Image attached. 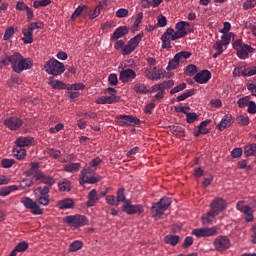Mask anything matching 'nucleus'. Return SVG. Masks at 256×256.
<instances>
[{"instance_id":"41","label":"nucleus","mask_w":256,"mask_h":256,"mask_svg":"<svg viewBox=\"0 0 256 256\" xmlns=\"http://www.w3.org/2000/svg\"><path fill=\"white\" fill-rule=\"evenodd\" d=\"M233 75L234 77H247L246 68H244L243 66L236 67L233 71Z\"/></svg>"},{"instance_id":"44","label":"nucleus","mask_w":256,"mask_h":256,"mask_svg":"<svg viewBox=\"0 0 256 256\" xmlns=\"http://www.w3.org/2000/svg\"><path fill=\"white\" fill-rule=\"evenodd\" d=\"M85 89V84L76 83V84H68L67 91H83Z\"/></svg>"},{"instance_id":"20","label":"nucleus","mask_w":256,"mask_h":256,"mask_svg":"<svg viewBox=\"0 0 256 256\" xmlns=\"http://www.w3.org/2000/svg\"><path fill=\"white\" fill-rule=\"evenodd\" d=\"M99 203V196L97 195V190L92 189L88 193V201L86 202L87 207H95Z\"/></svg>"},{"instance_id":"13","label":"nucleus","mask_w":256,"mask_h":256,"mask_svg":"<svg viewBox=\"0 0 256 256\" xmlns=\"http://www.w3.org/2000/svg\"><path fill=\"white\" fill-rule=\"evenodd\" d=\"M4 125L10 129V131H17L23 126V120L19 117L11 116L4 120Z\"/></svg>"},{"instance_id":"48","label":"nucleus","mask_w":256,"mask_h":256,"mask_svg":"<svg viewBox=\"0 0 256 256\" xmlns=\"http://www.w3.org/2000/svg\"><path fill=\"white\" fill-rule=\"evenodd\" d=\"M13 35H15V28L10 26L4 32V41H9V39H11Z\"/></svg>"},{"instance_id":"36","label":"nucleus","mask_w":256,"mask_h":256,"mask_svg":"<svg viewBox=\"0 0 256 256\" xmlns=\"http://www.w3.org/2000/svg\"><path fill=\"white\" fill-rule=\"evenodd\" d=\"M49 85L52 87V89H67L68 87V84H65L59 80H51Z\"/></svg>"},{"instance_id":"23","label":"nucleus","mask_w":256,"mask_h":256,"mask_svg":"<svg viewBox=\"0 0 256 256\" xmlns=\"http://www.w3.org/2000/svg\"><path fill=\"white\" fill-rule=\"evenodd\" d=\"M57 207L63 209H73L75 207V201L71 198H65L57 202Z\"/></svg>"},{"instance_id":"32","label":"nucleus","mask_w":256,"mask_h":256,"mask_svg":"<svg viewBox=\"0 0 256 256\" xmlns=\"http://www.w3.org/2000/svg\"><path fill=\"white\" fill-rule=\"evenodd\" d=\"M244 154L246 157H252L256 155V144H250L245 146Z\"/></svg>"},{"instance_id":"42","label":"nucleus","mask_w":256,"mask_h":256,"mask_svg":"<svg viewBox=\"0 0 256 256\" xmlns=\"http://www.w3.org/2000/svg\"><path fill=\"white\" fill-rule=\"evenodd\" d=\"M116 201L117 203H125V202H128L129 200H126L125 199V188H120L118 191H117V197H116Z\"/></svg>"},{"instance_id":"29","label":"nucleus","mask_w":256,"mask_h":256,"mask_svg":"<svg viewBox=\"0 0 256 256\" xmlns=\"http://www.w3.org/2000/svg\"><path fill=\"white\" fill-rule=\"evenodd\" d=\"M164 242L167 243V245H172V247H175L177 243H179V236L178 235H167L164 237Z\"/></svg>"},{"instance_id":"60","label":"nucleus","mask_w":256,"mask_h":256,"mask_svg":"<svg viewBox=\"0 0 256 256\" xmlns=\"http://www.w3.org/2000/svg\"><path fill=\"white\" fill-rule=\"evenodd\" d=\"M241 155H243L242 148H235L231 152V157H233V159H239V157H241Z\"/></svg>"},{"instance_id":"61","label":"nucleus","mask_w":256,"mask_h":256,"mask_svg":"<svg viewBox=\"0 0 256 256\" xmlns=\"http://www.w3.org/2000/svg\"><path fill=\"white\" fill-rule=\"evenodd\" d=\"M247 112L250 113L251 115H255V113H256V103H255V101L250 100V102L248 103Z\"/></svg>"},{"instance_id":"1","label":"nucleus","mask_w":256,"mask_h":256,"mask_svg":"<svg viewBox=\"0 0 256 256\" xmlns=\"http://www.w3.org/2000/svg\"><path fill=\"white\" fill-rule=\"evenodd\" d=\"M95 171H97V168H94L90 166V164H87L80 173V185H84L85 183H88L90 185L99 183V181H101V176L94 177L93 175H95Z\"/></svg>"},{"instance_id":"27","label":"nucleus","mask_w":256,"mask_h":256,"mask_svg":"<svg viewBox=\"0 0 256 256\" xmlns=\"http://www.w3.org/2000/svg\"><path fill=\"white\" fill-rule=\"evenodd\" d=\"M133 89L135 93H138V95H147V93H149V89H147V85L143 83L135 84Z\"/></svg>"},{"instance_id":"2","label":"nucleus","mask_w":256,"mask_h":256,"mask_svg":"<svg viewBox=\"0 0 256 256\" xmlns=\"http://www.w3.org/2000/svg\"><path fill=\"white\" fill-rule=\"evenodd\" d=\"M171 198L163 197L157 203H153L151 207V213L153 217H161L169 207H171Z\"/></svg>"},{"instance_id":"56","label":"nucleus","mask_w":256,"mask_h":256,"mask_svg":"<svg viewBox=\"0 0 256 256\" xmlns=\"http://www.w3.org/2000/svg\"><path fill=\"white\" fill-rule=\"evenodd\" d=\"M156 27H167V17L164 15H159Z\"/></svg>"},{"instance_id":"49","label":"nucleus","mask_w":256,"mask_h":256,"mask_svg":"<svg viewBox=\"0 0 256 256\" xmlns=\"http://www.w3.org/2000/svg\"><path fill=\"white\" fill-rule=\"evenodd\" d=\"M187 89V84L185 82L175 86L174 88L171 89L170 94L175 95V93H179L183 90Z\"/></svg>"},{"instance_id":"46","label":"nucleus","mask_w":256,"mask_h":256,"mask_svg":"<svg viewBox=\"0 0 256 256\" xmlns=\"http://www.w3.org/2000/svg\"><path fill=\"white\" fill-rule=\"evenodd\" d=\"M175 85V81L168 80L164 81L163 83L159 84V91H165V89H171Z\"/></svg>"},{"instance_id":"10","label":"nucleus","mask_w":256,"mask_h":256,"mask_svg":"<svg viewBox=\"0 0 256 256\" xmlns=\"http://www.w3.org/2000/svg\"><path fill=\"white\" fill-rule=\"evenodd\" d=\"M117 119V124L120 127H135V125H139V123H141L139 118L131 115H119Z\"/></svg>"},{"instance_id":"21","label":"nucleus","mask_w":256,"mask_h":256,"mask_svg":"<svg viewBox=\"0 0 256 256\" xmlns=\"http://www.w3.org/2000/svg\"><path fill=\"white\" fill-rule=\"evenodd\" d=\"M21 53L15 52L13 55H10L7 57L8 63H10L13 71L15 72L17 69V66L19 65V61H21Z\"/></svg>"},{"instance_id":"62","label":"nucleus","mask_w":256,"mask_h":256,"mask_svg":"<svg viewBox=\"0 0 256 256\" xmlns=\"http://www.w3.org/2000/svg\"><path fill=\"white\" fill-rule=\"evenodd\" d=\"M256 2H253L252 0H247L246 2L243 3V9L244 11H247V9H253L255 7Z\"/></svg>"},{"instance_id":"57","label":"nucleus","mask_w":256,"mask_h":256,"mask_svg":"<svg viewBox=\"0 0 256 256\" xmlns=\"http://www.w3.org/2000/svg\"><path fill=\"white\" fill-rule=\"evenodd\" d=\"M127 15H129V10L125 8H120L116 11V17L119 19H123V17H127Z\"/></svg>"},{"instance_id":"55","label":"nucleus","mask_w":256,"mask_h":256,"mask_svg":"<svg viewBox=\"0 0 256 256\" xmlns=\"http://www.w3.org/2000/svg\"><path fill=\"white\" fill-rule=\"evenodd\" d=\"M119 101H121V97H119L115 94H111V96H106V103L107 104L117 103Z\"/></svg>"},{"instance_id":"12","label":"nucleus","mask_w":256,"mask_h":256,"mask_svg":"<svg viewBox=\"0 0 256 256\" xmlns=\"http://www.w3.org/2000/svg\"><path fill=\"white\" fill-rule=\"evenodd\" d=\"M210 209L216 215H219L221 211H225L227 209V202L223 198H215L210 204Z\"/></svg>"},{"instance_id":"51","label":"nucleus","mask_w":256,"mask_h":256,"mask_svg":"<svg viewBox=\"0 0 256 256\" xmlns=\"http://www.w3.org/2000/svg\"><path fill=\"white\" fill-rule=\"evenodd\" d=\"M1 165L4 169H10V167H13V165H15V161L13 159L4 158L1 161Z\"/></svg>"},{"instance_id":"45","label":"nucleus","mask_w":256,"mask_h":256,"mask_svg":"<svg viewBox=\"0 0 256 256\" xmlns=\"http://www.w3.org/2000/svg\"><path fill=\"white\" fill-rule=\"evenodd\" d=\"M83 247V242L81 241H74L69 246L70 253H75V251H79Z\"/></svg>"},{"instance_id":"50","label":"nucleus","mask_w":256,"mask_h":256,"mask_svg":"<svg viewBox=\"0 0 256 256\" xmlns=\"http://www.w3.org/2000/svg\"><path fill=\"white\" fill-rule=\"evenodd\" d=\"M238 125L246 126L249 125V116L240 115L236 118Z\"/></svg>"},{"instance_id":"31","label":"nucleus","mask_w":256,"mask_h":256,"mask_svg":"<svg viewBox=\"0 0 256 256\" xmlns=\"http://www.w3.org/2000/svg\"><path fill=\"white\" fill-rule=\"evenodd\" d=\"M165 77V70L158 69L157 72H153L150 76H148V79H152V81H160V79H163Z\"/></svg>"},{"instance_id":"64","label":"nucleus","mask_w":256,"mask_h":256,"mask_svg":"<svg viewBox=\"0 0 256 256\" xmlns=\"http://www.w3.org/2000/svg\"><path fill=\"white\" fill-rule=\"evenodd\" d=\"M106 202L108 205H119V202H117V199L113 195L106 196Z\"/></svg>"},{"instance_id":"58","label":"nucleus","mask_w":256,"mask_h":256,"mask_svg":"<svg viewBox=\"0 0 256 256\" xmlns=\"http://www.w3.org/2000/svg\"><path fill=\"white\" fill-rule=\"evenodd\" d=\"M133 51H135V48L128 43L124 48H122V55H131Z\"/></svg>"},{"instance_id":"53","label":"nucleus","mask_w":256,"mask_h":256,"mask_svg":"<svg viewBox=\"0 0 256 256\" xmlns=\"http://www.w3.org/2000/svg\"><path fill=\"white\" fill-rule=\"evenodd\" d=\"M15 249L18 253H23V251H27V249H29V244L27 242H20L16 245Z\"/></svg>"},{"instance_id":"4","label":"nucleus","mask_w":256,"mask_h":256,"mask_svg":"<svg viewBox=\"0 0 256 256\" xmlns=\"http://www.w3.org/2000/svg\"><path fill=\"white\" fill-rule=\"evenodd\" d=\"M44 69L48 75H62L65 73V65L58 60H49L46 62Z\"/></svg>"},{"instance_id":"35","label":"nucleus","mask_w":256,"mask_h":256,"mask_svg":"<svg viewBox=\"0 0 256 256\" xmlns=\"http://www.w3.org/2000/svg\"><path fill=\"white\" fill-rule=\"evenodd\" d=\"M143 39V33H139L137 34L135 37H133L132 39H130L128 41V43L134 48L137 49V46L139 45V43H141V40Z\"/></svg>"},{"instance_id":"15","label":"nucleus","mask_w":256,"mask_h":256,"mask_svg":"<svg viewBox=\"0 0 256 256\" xmlns=\"http://www.w3.org/2000/svg\"><path fill=\"white\" fill-rule=\"evenodd\" d=\"M31 67H33L31 58H25L21 56L18 66H16V70H14V73H23V71H27V69H31Z\"/></svg>"},{"instance_id":"19","label":"nucleus","mask_w":256,"mask_h":256,"mask_svg":"<svg viewBox=\"0 0 256 256\" xmlns=\"http://www.w3.org/2000/svg\"><path fill=\"white\" fill-rule=\"evenodd\" d=\"M128 33L129 29L127 28V26H120L114 31L111 37V41H117L118 39H121V37H125V35H127Z\"/></svg>"},{"instance_id":"59","label":"nucleus","mask_w":256,"mask_h":256,"mask_svg":"<svg viewBox=\"0 0 256 256\" xmlns=\"http://www.w3.org/2000/svg\"><path fill=\"white\" fill-rule=\"evenodd\" d=\"M187 35V32H179L176 30L172 33V41H177V39H181Z\"/></svg>"},{"instance_id":"8","label":"nucleus","mask_w":256,"mask_h":256,"mask_svg":"<svg viewBox=\"0 0 256 256\" xmlns=\"http://www.w3.org/2000/svg\"><path fill=\"white\" fill-rule=\"evenodd\" d=\"M65 223L70 225V227H83L89 223V219L83 215H70L64 218Z\"/></svg>"},{"instance_id":"18","label":"nucleus","mask_w":256,"mask_h":256,"mask_svg":"<svg viewBox=\"0 0 256 256\" xmlns=\"http://www.w3.org/2000/svg\"><path fill=\"white\" fill-rule=\"evenodd\" d=\"M211 79V72L209 70H202L201 72L197 73L194 77L196 83L204 84L208 83Z\"/></svg>"},{"instance_id":"24","label":"nucleus","mask_w":256,"mask_h":256,"mask_svg":"<svg viewBox=\"0 0 256 256\" xmlns=\"http://www.w3.org/2000/svg\"><path fill=\"white\" fill-rule=\"evenodd\" d=\"M233 121V116L231 115H226L222 118L221 122L217 125V128L219 131H225L227 127H231Z\"/></svg>"},{"instance_id":"37","label":"nucleus","mask_w":256,"mask_h":256,"mask_svg":"<svg viewBox=\"0 0 256 256\" xmlns=\"http://www.w3.org/2000/svg\"><path fill=\"white\" fill-rule=\"evenodd\" d=\"M86 9V13H90L91 11V8H87V6L81 4L79 5L76 10L73 12L72 16H71V19H77L79 14L84 10Z\"/></svg>"},{"instance_id":"6","label":"nucleus","mask_w":256,"mask_h":256,"mask_svg":"<svg viewBox=\"0 0 256 256\" xmlns=\"http://www.w3.org/2000/svg\"><path fill=\"white\" fill-rule=\"evenodd\" d=\"M49 191H51L49 186H40L34 190V195L36 197L38 205H49V202L51 201V199L49 198Z\"/></svg>"},{"instance_id":"33","label":"nucleus","mask_w":256,"mask_h":256,"mask_svg":"<svg viewBox=\"0 0 256 256\" xmlns=\"http://www.w3.org/2000/svg\"><path fill=\"white\" fill-rule=\"evenodd\" d=\"M58 187L60 191L69 193L71 191V181L64 179L58 184Z\"/></svg>"},{"instance_id":"47","label":"nucleus","mask_w":256,"mask_h":256,"mask_svg":"<svg viewBox=\"0 0 256 256\" xmlns=\"http://www.w3.org/2000/svg\"><path fill=\"white\" fill-rule=\"evenodd\" d=\"M47 5H51V0H35L33 2L34 9H39V7H47Z\"/></svg>"},{"instance_id":"22","label":"nucleus","mask_w":256,"mask_h":256,"mask_svg":"<svg viewBox=\"0 0 256 256\" xmlns=\"http://www.w3.org/2000/svg\"><path fill=\"white\" fill-rule=\"evenodd\" d=\"M15 144L20 148L30 147V145H33V138L20 136L16 139Z\"/></svg>"},{"instance_id":"54","label":"nucleus","mask_w":256,"mask_h":256,"mask_svg":"<svg viewBox=\"0 0 256 256\" xmlns=\"http://www.w3.org/2000/svg\"><path fill=\"white\" fill-rule=\"evenodd\" d=\"M47 153L50 157H52V159H59V157H61V151L55 150L53 148L48 149Z\"/></svg>"},{"instance_id":"38","label":"nucleus","mask_w":256,"mask_h":256,"mask_svg":"<svg viewBox=\"0 0 256 256\" xmlns=\"http://www.w3.org/2000/svg\"><path fill=\"white\" fill-rule=\"evenodd\" d=\"M24 38H22V41L25 45L33 43V33L28 32L27 29H23L22 31Z\"/></svg>"},{"instance_id":"52","label":"nucleus","mask_w":256,"mask_h":256,"mask_svg":"<svg viewBox=\"0 0 256 256\" xmlns=\"http://www.w3.org/2000/svg\"><path fill=\"white\" fill-rule=\"evenodd\" d=\"M40 183H44V185H48V187H53V184L55 183V178L44 175Z\"/></svg>"},{"instance_id":"5","label":"nucleus","mask_w":256,"mask_h":256,"mask_svg":"<svg viewBox=\"0 0 256 256\" xmlns=\"http://www.w3.org/2000/svg\"><path fill=\"white\" fill-rule=\"evenodd\" d=\"M213 247L218 253H225L231 249V239L226 235H219L214 239Z\"/></svg>"},{"instance_id":"43","label":"nucleus","mask_w":256,"mask_h":256,"mask_svg":"<svg viewBox=\"0 0 256 256\" xmlns=\"http://www.w3.org/2000/svg\"><path fill=\"white\" fill-rule=\"evenodd\" d=\"M187 123H195V121H199V115L195 112H187L186 114Z\"/></svg>"},{"instance_id":"3","label":"nucleus","mask_w":256,"mask_h":256,"mask_svg":"<svg viewBox=\"0 0 256 256\" xmlns=\"http://www.w3.org/2000/svg\"><path fill=\"white\" fill-rule=\"evenodd\" d=\"M233 49L239 59H249V53H253L255 49L248 44L243 43V40L238 39L233 43Z\"/></svg>"},{"instance_id":"16","label":"nucleus","mask_w":256,"mask_h":256,"mask_svg":"<svg viewBox=\"0 0 256 256\" xmlns=\"http://www.w3.org/2000/svg\"><path fill=\"white\" fill-rule=\"evenodd\" d=\"M137 77V74L133 69H122L119 74V80L122 81V83H129L133 81Z\"/></svg>"},{"instance_id":"9","label":"nucleus","mask_w":256,"mask_h":256,"mask_svg":"<svg viewBox=\"0 0 256 256\" xmlns=\"http://www.w3.org/2000/svg\"><path fill=\"white\" fill-rule=\"evenodd\" d=\"M219 233L217 227H202L192 230V235H195L198 239L201 237H215Z\"/></svg>"},{"instance_id":"17","label":"nucleus","mask_w":256,"mask_h":256,"mask_svg":"<svg viewBox=\"0 0 256 256\" xmlns=\"http://www.w3.org/2000/svg\"><path fill=\"white\" fill-rule=\"evenodd\" d=\"M173 28H168L161 36L162 49H171V41H173Z\"/></svg>"},{"instance_id":"11","label":"nucleus","mask_w":256,"mask_h":256,"mask_svg":"<svg viewBox=\"0 0 256 256\" xmlns=\"http://www.w3.org/2000/svg\"><path fill=\"white\" fill-rule=\"evenodd\" d=\"M21 203L26 209H30L33 215H43V209L37 205L38 201H33L29 197H23L21 198Z\"/></svg>"},{"instance_id":"30","label":"nucleus","mask_w":256,"mask_h":256,"mask_svg":"<svg viewBox=\"0 0 256 256\" xmlns=\"http://www.w3.org/2000/svg\"><path fill=\"white\" fill-rule=\"evenodd\" d=\"M13 155H14V157H16V159L21 161V159H25L27 152L23 148L16 147L13 149Z\"/></svg>"},{"instance_id":"26","label":"nucleus","mask_w":256,"mask_h":256,"mask_svg":"<svg viewBox=\"0 0 256 256\" xmlns=\"http://www.w3.org/2000/svg\"><path fill=\"white\" fill-rule=\"evenodd\" d=\"M215 215H217V214L215 212H212V210H210L209 212L204 214L202 216V224L209 225V224L213 223V219H215Z\"/></svg>"},{"instance_id":"25","label":"nucleus","mask_w":256,"mask_h":256,"mask_svg":"<svg viewBox=\"0 0 256 256\" xmlns=\"http://www.w3.org/2000/svg\"><path fill=\"white\" fill-rule=\"evenodd\" d=\"M211 123V120H204L200 123L198 126V131L195 132V137H199V135H207L209 133V130L206 128L207 125Z\"/></svg>"},{"instance_id":"39","label":"nucleus","mask_w":256,"mask_h":256,"mask_svg":"<svg viewBox=\"0 0 256 256\" xmlns=\"http://www.w3.org/2000/svg\"><path fill=\"white\" fill-rule=\"evenodd\" d=\"M242 213H244L247 223H251V221H253V209L250 206L246 205Z\"/></svg>"},{"instance_id":"63","label":"nucleus","mask_w":256,"mask_h":256,"mask_svg":"<svg viewBox=\"0 0 256 256\" xmlns=\"http://www.w3.org/2000/svg\"><path fill=\"white\" fill-rule=\"evenodd\" d=\"M221 43L225 46V45H229V43H231V34H224L221 37Z\"/></svg>"},{"instance_id":"40","label":"nucleus","mask_w":256,"mask_h":256,"mask_svg":"<svg viewBox=\"0 0 256 256\" xmlns=\"http://www.w3.org/2000/svg\"><path fill=\"white\" fill-rule=\"evenodd\" d=\"M251 101V95L244 96L237 101V105L240 109H243V107H247Z\"/></svg>"},{"instance_id":"34","label":"nucleus","mask_w":256,"mask_h":256,"mask_svg":"<svg viewBox=\"0 0 256 256\" xmlns=\"http://www.w3.org/2000/svg\"><path fill=\"white\" fill-rule=\"evenodd\" d=\"M197 93L196 89L187 90L183 94L179 95L176 99L177 101H185V99H189V97H193Z\"/></svg>"},{"instance_id":"7","label":"nucleus","mask_w":256,"mask_h":256,"mask_svg":"<svg viewBox=\"0 0 256 256\" xmlns=\"http://www.w3.org/2000/svg\"><path fill=\"white\" fill-rule=\"evenodd\" d=\"M191 57V52L181 51L174 56V59H171L167 66V71H173L179 67L180 63H185L186 59Z\"/></svg>"},{"instance_id":"14","label":"nucleus","mask_w":256,"mask_h":256,"mask_svg":"<svg viewBox=\"0 0 256 256\" xmlns=\"http://www.w3.org/2000/svg\"><path fill=\"white\" fill-rule=\"evenodd\" d=\"M122 211L126 213L127 215H135V213H143L145 210L143 209V206L141 204L133 205L131 202H124Z\"/></svg>"},{"instance_id":"28","label":"nucleus","mask_w":256,"mask_h":256,"mask_svg":"<svg viewBox=\"0 0 256 256\" xmlns=\"http://www.w3.org/2000/svg\"><path fill=\"white\" fill-rule=\"evenodd\" d=\"M81 169V163H69L64 166L66 173H75Z\"/></svg>"}]
</instances>
